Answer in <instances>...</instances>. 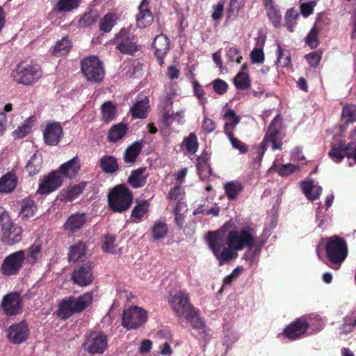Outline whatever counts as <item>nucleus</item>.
I'll return each mask as SVG.
<instances>
[{
  "instance_id": "22",
  "label": "nucleus",
  "mask_w": 356,
  "mask_h": 356,
  "mask_svg": "<svg viewBox=\"0 0 356 356\" xmlns=\"http://www.w3.org/2000/svg\"><path fill=\"white\" fill-rule=\"evenodd\" d=\"M152 46L155 49V55L160 65H162L163 58L169 50L168 38L164 34L156 35L154 40Z\"/></svg>"
},
{
  "instance_id": "38",
  "label": "nucleus",
  "mask_w": 356,
  "mask_h": 356,
  "mask_svg": "<svg viewBox=\"0 0 356 356\" xmlns=\"http://www.w3.org/2000/svg\"><path fill=\"white\" fill-rule=\"evenodd\" d=\"M127 130V127L124 124L120 123L113 126L108 134V139L111 142H117L124 137Z\"/></svg>"
},
{
  "instance_id": "43",
  "label": "nucleus",
  "mask_w": 356,
  "mask_h": 356,
  "mask_svg": "<svg viewBox=\"0 0 356 356\" xmlns=\"http://www.w3.org/2000/svg\"><path fill=\"white\" fill-rule=\"evenodd\" d=\"M115 24V17L113 14L107 13L99 22V29L101 31L108 33L111 31Z\"/></svg>"
},
{
  "instance_id": "40",
  "label": "nucleus",
  "mask_w": 356,
  "mask_h": 356,
  "mask_svg": "<svg viewBox=\"0 0 356 356\" xmlns=\"http://www.w3.org/2000/svg\"><path fill=\"white\" fill-rule=\"evenodd\" d=\"M80 0H58L54 10L59 13L70 12L79 6Z\"/></svg>"
},
{
  "instance_id": "9",
  "label": "nucleus",
  "mask_w": 356,
  "mask_h": 356,
  "mask_svg": "<svg viewBox=\"0 0 356 356\" xmlns=\"http://www.w3.org/2000/svg\"><path fill=\"white\" fill-rule=\"evenodd\" d=\"M169 302L172 311L180 318L194 307L190 302L189 295L184 291L171 294Z\"/></svg>"
},
{
  "instance_id": "44",
  "label": "nucleus",
  "mask_w": 356,
  "mask_h": 356,
  "mask_svg": "<svg viewBox=\"0 0 356 356\" xmlns=\"http://www.w3.org/2000/svg\"><path fill=\"white\" fill-rule=\"evenodd\" d=\"M234 83L235 86L240 90L246 89L250 85L248 74L243 72H240L236 74Z\"/></svg>"
},
{
  "instance_id": "46",
  "label": "nucleus",
  "mask_w": 356,
  "mask_h": 356,
  "mask_svg": "<svg viewBox=\"0 0 356 356\" xmlns=\"http://www.w3.org/2000/svg\"><path fill=\"white\" fill-rule=\"evenodd\" d=\"M342 117L346 119V123H351L356 120V106L354 105H347L343 107L342 111Z\"/></svg>"
},
{
  "instance_id": "36",
  "label": "nucleus",
  "mask_w": 356,
  "mask_h": 356,
  "mask_svg": "<svg viewBox=\"0 0 356 356\" xmlns=\"http://www.w3.org/2000/svg\"><path fill=\"white\" fill-rule=\"evenodd\" d=\"M225 194L229 200H234L243 191V186L238 181H230L225 184Z\"/></svg>"
},
{
  "instance_id": "26",
  "label": "nucleus",
  "mask_w": 356,
  "mask_h": 356,
  "mask_svg": "<svg viewBox=\"0 0 356 356\" xmlns=\"http://www.w3.org/2000/svg\"><path fill=\"white\" fill-rule=\"evenodd\" d=\"M17 184L16 175L11 172H7L0 177V193H10L15 190Z\"/></svg>"
},
{
  "instance_id": "59",
  "label": "nucleus",
  "mask_w": 356,
  "mask_h": 356,
  "mask_svg": "<svg viewBox=\"0 0 356 356\" xmlns=\"http://www.w3.org/2000/svg\"><path fill=\"white\" fill-rule=\"evenodd\" d=\"M307 43L313 49L316 48L318 45L317 31L315 29V28H313L307 35Z\"/></svg>"
},
{
  "instance_id": "45",
  "label": "nucleus",
  "mask_w": 356,
  "mask_h": 356,
  "mask_svg": "<svg viewBox=\"0 0 356 356\" xmlns=\"http://www.w3.org/2000/svg\"><path fill=\"white\" fill-rule=\"evenodd\" d=\"M291 62L290 54L287 50L282 49L280 44H277V64L281 67L287 66Z\"/></svg>"
},
{
  "instance_id": "12",
  "label": "nucleus",
  "mask_w": 356,
  "mask_h": 356,
  "mask_svg": "<svg viewBox=\"0 0 356 356\" xmlns=\"http://www.w3.org/2000/svg\"><path fill=\"white\" fill-rule=\"evenodd\" d=\"M329 156L337 163H339L347 156L353 158L356 163V140L346 145L342 141L332 145Z\"/></svg>"
},
{
  "instance_id": "48",
  "label": "nucleus",
  "mask_w": 356,
  "mask_h": 356,
  "mask_svg": "<svg viewBox=\"0 0 356 356\" xmlns=\"http://www.w3.org/2000/svg\"><path fill=\"white\" fill-rule=\"evenodd\" d=\"M186 150L191 153L195 154L198 147L197 139L195 134L191 133L188 137L184 140Z\"/></svg>"
},
{
  "instance_id": "4",
  "label": "nucleus",
  "mask_w": 356,
  "mask_h": 356,
  "mask_svg": "<svg viewBox=\"0 0 356 356\" xmlns=\"http://www.w3.org/2000/svg\"><path fill=\"white\" fill-rule=\"evenodd\" d=\"M42 74V70L38 65L20 63L13 70L11 76L16 83L31 86L36 83Z\"/></svg>"
},
{
  "instance_id": "19",
  "label": "nucleus",
  "mask_w": 356,
  "mask_h": 356,
  "mask_svg": "<svg viewBox=\"0 0 356 356\" xmlns=\"http://www.w3.org/2000/svg\"><path fill=\"white\" fill-rule=\"evenodd\" d=\"M1 232V241L8 245H14L22 240V229L13 222L4 225Z\"/></svg>"
},
{
  "instance_id": "47",
  "label": "nucleus",
  "mask_w": 356,
  "mask_h": 356,
  "mask_svg": "<svg viewBox=\"0 0 356 356\" xmlns=\"http://www.w3.org/2000/svg\"><path fill=\"white\" fill-rule=\"evenodd\" d=\"M116 246L117 244L115 243V237L112 235H106L102 245L103 250L106 252L116 254Z\"/></svg>"
},
{
  "instance_id": "7",
  "label": "nucleus",
  "mask_w": 356,
  "mask_h": 356,
  "mask_svg": "<svg viewBox=\"0 0 356 356\" xmlns=\"http://www.w3.org/2000/svg\"><path fill=\"white\" fill-rule=\"evenodd\" d=\"M81 70L88 81L97 83L104 79L103 63L97 56H90L83 59L81 62Z\"/></svg>"
},
{
  "instance_id": "15",
  "label": "nucleus",
  "mask_w": 356,
  "mask_h": 356,
  "mask_svg": "<svg viewBox=\"0 0 356 356\" xmlns=\"http://www.w3.org/2000/svg\"><path fill=\"white\" fill-rule=\"evenodd\" d=\"M1 307L6 316H14L21 312L22 298L19 293L11 292L6 295L1 302Z\"/></svg>"
},
{
  "instance_id": "28",
  "label": "nucleus",
  "mask_w": 356,
  "mask_h": 356,
  "mask_svg": "<svg viewBox=\"0 0 356 356\" xmlns=\"http://www.w3.org/2000/svg\"><path fill=\"white\" fill-rule=\"evenodd\" d=\"M302 191L310 200H315L320 196L322 188L314 184L313 181H304L300 184Z\"/></svg>"
},
{
  "instance_id": "51",
  "label": "nucleus",
  "mask_w": 356,
  "mask_h": 356,
  "mask_svg": "<svg viewBox=\"0 0 356 356\" xmlns=\"http://www.w3.org/2000/svg\"><path fill=\"white\" fill-rule=\"evenodd\" d=\"M148 209V204L144 201L136 205L131 211V216L136 218L137 221L140 220L142 217L147 213Z\"/></svg>"
},
{
  "instance_id": "14",
  "label": "nucleus",
  "mask_w": 356,
  "mask_h": 356,
  "mask_svg": "<svg viewBox=\"0 0 356 356\" xmlns=\"http://www.w3.org/2000/svg\"><path fill=\"white\" fill-rule=\"evenodd\" d=\"M44 143L51 146L57 145L63 136V129L59 122H47L42 129Z\"/></svg>"
},
{
  "instance_id": "53",
  "label": "nucleus",
  "mask_w": 356,
  "mask_h": 356,
  "mask_svg": "<svg viewBox=\"0 0 356 356\" xmlns=\"http://www.w3.org/2000/svg\"><path fill=\"white\" fill-rule=\"evenodd\" d=\"M232 147L238 149L241 153H246L248 151V146L238 139L234 137V134L227 135Z\"/></svg>"
},
{
  "instance_id": "32",
  "label": "nucleus",
  "mask_w": 356,
  "mask_h": 356,
  "mask_svg": "<svg viewBox=\"0 0 356 356\" xmlns=\"http://www.w3.org/2000/svg\"><path fill=\"white\" fill-rule=\"evenodd\" d=\"M99 166L103 172L109 174L114 173L118 170L117 159L110 155H105L101 158Z\"/></svg>"
},
{
  "instance_id": "3",
  "label": "nucleus",
  "mask_w": 356,
  "mask_h": 356,
  "mask_svg": "<svg viewBox=\"0 0 356 356\" xmlns=\"http://www.w3.org/2000/svg\"><path fill=\"white\" fill-rule=\"evenodd\" d=\"M325 251L327 257L331 263V268L338 270L341 263L347 257V244L344 239L337 236H334L327 242Z\"/></svg>"
},
{
  "instance_id": "30",
  "label": "nucleus",
  "mask_w": 356,
  "mask_h": 356,
  "mask_svg": "<svg viewBox=\"0 0 356 356\" xmlns=\"http://www.w3.org/2000/svg\"><path fill=\"white\" fill-rule=\"evenodd\" d=\"M42 165V157L41 154L35 153L26 165V170L30 176L37 175L41 170Z\"/></svg>"
},
{
  "instance_id": "61",
  "label": "nucleus",
  "mask_w": 356,
  "mask_h": 356,
  "mask_svg": "<svg viewBox=\"0 0 356 356\" xmlns=\"http://www.w3.org/2000/svg\"><path fill=\"white\" fill-rule=\"evenodd\" d=\"M209 160V156L207 154H202L200 156L197 158V168L198 170H206L209 169V165L207 164Z\"/></svg>"
},
{
  "instance_id": "31",
  "label": "nucleus",
  "mask_w": 356,
  "mask_h": 356,
  "mask_svg": "<svg viewBox=\"0 0 356 356\" xmlns=\"http://www.w3.org/2000/svg\"><path fill=\"white\" fill-rule=\"evenodd\" d=\"M268 18L275 26L280 24L281 13L273 0H263Z\"/></svg>"
},
{
  "instance_id": "20",
  "label": "nucleus",
  "mask_w": 356,
  "mask_h": 356,
  "mask_svg": "<svg viewBox=\"0 0 356 356\" xmlns=\"http://www.w3.org/2000/svg\"><path fill=\"white\" fill-rule=\"evenodd\" d=\"M309 323L304 318H299L291 323L284 330V334L291 339L300 337L307 330Z\"/></svg>"
},
{
  "instance_id": "52",
  "label": "nucleus",
  "mask_w": 356,
  "mask_h": 356,
  "mask_svg": "<svg viewBox=\"0 0 356 356\" xmlns=\"http://www.w3.org/2000/svg\"><path fill=\"white\" fill-rule=\"evenodd\" d=\"M271 168L277 171L281 176H288L296 170V166L291 163L282 165L281 166H277L274 164Z\"/></svg>"
},
{
  "instance_id": "33",
  "label": "nucleus",
  "mask_w": 356,
  "mask_h": 356,
  "mask_svg": "<svg viewBox=\"0 0 356 356\" xmlns=\"http://www.w3.org/2000/svg\"><path fill=\"white\" fill-rule=\"evenodd\" d=\"M181 318L186 319L195 329L204 330V322L195 307Z\"/></svg>"
},
{
  "instance_id": "5",
  "label": "nucleus",
  "mask_w": 356,
  "mask_h": 356,
  "mask_svg": "<svg viewBox=\"0 0 356 356\" xmlns=\"http://www.w3.org/2000/svg\"><path fill=\"white\" fill-rule=\"evenodd\" d=\"M131 192L124 185H119L108 195L110 208L115 212H122L127 210L132 203Z\"/></svg>"
},
{
  "instance_id": "21",
  "label": "nucleus",
  "mask_w": 356,
  "mask_h": 356,
  "mask_svg": "<svg viewBox=\"0 0 356 356\" xmlns=\"http://www.w3.org/2000/svg\"><path fill=\"white\" fill-rule=\"evenodd\" d=\"M148 0H143L138 7L139 13L136 17L137 26L143 29L150 25L153 21L151 11L147 8Z\"/></svg>"
},
{
  "instance_id": "49",
  "label": "nucleus",
  "mask_w": 356,
  "mask_h": 356,
  "mask_svg": "<svg viewBox=\"0 0 356 356\" xmlns=\"http://www.w3.org/2000/svg\"><path fill=\"white\" fill-rule=\"evenodd\" d=\"M98 15L95 10H91L85 13L79 19V25L81 26H88L95 22L97 19Z\"/></svg>"
},
{
  "instance_id": "35",
  "label": "nucleus",
  "mask_w": 356,
  "mask_h": 356,
  "mask_svg": "<svg viewBox=\"0 0 356 356\" xmlns=\"http://www.w3.org/2000/svg\"><path fill=\"white\" fill-rule=\"evenodd\" d=\"M37 210V207L33 200H26L23 202L22 207L19 213V217L22 220H28L33 217Z\"/></svg>"
},
{
  "instance_id": "34",
  "label": "nucleus",
  "mask_w": 356,
  "mask_h": 356,
  "mask_svg": "<svg viewBox=\"0 0 356 356\" xmlns=\"http://www.w3.org/2000/svg\"><path fill=\"white\" fill-rule=\"evenodd\" d=\"M72 48V44L70 40L64 37L58 40L51 49V53L56 56H61L67 54Z\"/></svg>"
},
{
  "instance_id": "63",
  "label": "nucleus",
  "mask_w": 356,
  "mask_h": 356,
  "mask_svg": "<svg viewBox=\"0 0 356 356\" xmlns=\"http://www.w3.org/2000/svg\"><path fill=\"white\" fill-rule=\"evenodd\" d=\"M356 325V319L353 321H350V319H346L345 323L343 324L342 327H341V334H348L353 331V327Z\"/></svg>"
},
{
  "instance_id": "56",
  "label": "nucleus",
  "mask_w": 356,
  "mask_h": 356,
  "mask_svg": "<svg viewBox=\"0 0 356 356\" xmlns=\"http://www.w3.org/2000/svg\"><path fill=\"white\" fill-rule=\"evenodd\" d=\"M252 62L254 63H262L264 60V54L261 49L254 48L250 53Z\"/></svg>"
},
{
  "instance_id": "39",
  "label": "nucleus",
  "mask_w": 356,
  "mask_h": 356,
  "mask_svg": "<svg viewBox=\"0 0 356 356\" xmlns=\"http://www.w3.org/2000/svg\"><path fill=\"white\" fill-rule=\"evenodd\" d=\"M142 145L139 142L134 143L129 146L124 152V159L126 163H132L135 161L136 157L141 151Z\"/></svg>"
},
{
  "instance_id": "25",
  "label": "nucleus",
  "mask_w": 356,
  "mask_h": 356,
  "mask_svg": "<svg viewBox=\"0 0 356 356\" xmlns=\"http://www.w3.org/2000/svg\"><path fill=\"white\" fill-rule=\"evenodd\" d=\"M85 223L86 217L84 214H72L64 224V229L70 233H74L79 230Z\"/></svg>"
},
{
  "instance_id": "6",
  "label": "nucleus",
  "mask_w": 356,
  "mask_h": 356,
  "mask_svg": "<svg viewBox=\"0 0 356 356\" xmlns=\"http://www.w3.org/2000/svg\"><path fill=\"white\" fill-rule=\"evenodd\" d=\"M279 122V117L275 118L270 123L268 131L261 142V145L257 147V156L254 159L255 161L260 162L268 147H271L273 150L281 148L282 144L280 143L279 136L280 134V129L276 127Z\"/></svg>"
},
{
  "instance_id": "55",
  "label": "nucleus",
  "mask_w": 356,
  "mask_h": 356,
  "mask_svg": "<svg viewBox=\"0 0 356 356\" xmlns=\"http://www.w3.org/2000/svg\"><path fill=\"white\" fill-rule=\"evenodd\" d=\"M227 58L230 62H236V63H241L242 56L240 55L239 50L235 47H230L227 52Z\"/></svg>"
},
{
  "instance_id": "18",
  "label": "nucleus",
  "mask_w": 356,
  "mask_h": 356,
  "mask_svg": "<svg viewBox=\"0 0 356 356\" xmlns=\"http://www.w3.org/2000/svg\"><path fill=\"white\" fill-rule=\"evenodd\" d=\"M72 280L80 286H86L90 284L93 280L91 264L87 262L79 269L75 270L72 275Z\"/></svg>"
},
{
  "instance_id": "57",
  "label": "nucleus",
  "mask_w": 356,
  "mask_h": 356,
  "mask_svg": "<svg viewBox=\"0 0 356 356\" xmlns=\"http://www.w3.org/2000/svg\"><path fill=\"white\" fill-rule=\"evenodd\" d=\"M85 188V184H79L72 186L69 191L67 197L70 200L75 199L79 194H81Z\"/></svg>"
},
{
  "instance_id": "29",
  "label": "nucleus",
  "mask_w": 356,
  "mask_h": 356,
  "mask_svg": "<svg viewBox=\"0 0 356 356\" xmlns=\"http://www.w3.org/2000/svg\"><path fill=\"white\" fill-rule=\"evenodd\" d=\"M223 118L227 120L224 125L225 134H234L233 131L240 122V117L236 114L234 110L229 108L223 115Z\"/></svg>"
},
{
  "instance_id": "64",
  "label": "nucleus",
  "mask_w": 356,
  "mask_h": 356,
  "mask_svg": "<svg viewBox=\"0 0 356 356\" xmlns=\"http://www.w3.org/2000/svg\"><path fill=\"white\" fill-rule=\"evenodd\" d=\"M193 90L197 97L202 102L206 99L204 90L197 81L193 82Z\"/></svg>"
},
{
  "instance_id": "24",
  "label": "nucleus",
  "mask_w": 356,
  "mask_h": 356,
  "mask_svg": "<svg viewBox=\"0 0 356 356\" xmlns=\"http://www.w3.org/2000/svg\"><path fill=\"white\" fill-rule=\"evenodd\" d=\"M149 108V99L147 97H138L136 103L131 108L134 118H145Z\"/></svg>"
},
{
  "instance_id": "13",
  "label": "nucleus",
  "mask_w": 356,
  "mask_h": 356,
  "mask_svg": "<svg viewBox=\"0 0 356 356\" xmlns=\"http://www.w3.org/2000/svg\"><path fill=\"white\" fill-rule=\"evenodd\" d=\"M114 43L116 44V49L124 54L133 55L139 50L138 46L134 41V38L124 29L116 35Z\"/></svg>"
},
{
  "instance_id": "37",
  "label": "nucleus",
  "mask_w": 356,
  "mask_h": 356,
  "mask_svg": "<svg viewBox=\"0 0 356 356\" xmlns=\"http://www.w3.org/2000/svg\"><path fill=\"white\" fill-rule=\"evenodd\" d=\"M86 248L85 243L79 241L70 248L69 260L71 261H76L85 256Z\"/></svg>"
},
{
  "instance_id": "27",
  "label": "nucleus",
  "mask_w": 356,
  "mask_h": 356,
  "mask_svg": "<svg viewBox=\"0 0 356 356\" xmlns=\"http://www.w3.org/2000/svg\"><path fill=\"white\" fill-rule=\"evenodd\" d=\"M80 170L79 159L75 156L60 165V173L66 177H74Z\"/></svg>"
},
{
  "instance_id": "58",
  "label": "nucleus",
  "mask_w": 356,
  "mask_h": 356,
  "mask_svg": "<svg viewBox=\"0 0 356 356\" xmlns=\"http://www.w3.org/2000/svg\"><path fill=\"white\" fill-rule=\"evenodd\" d=\"M172 95L168 94L160 100L159 106L162 111H170L172 108Z\"/></svg>"
},
{
  "instance_id": "2",
  "label": "nucleus",
  "mask_w": 356,
  "mask_h": 356,
  "mask_svg": "<svg viewBox=\"0 0 356 356\" xmlns=\"http://www.w3.org/2000/svg\"><path fill=\"white\" fill-rule=\"evenodd\" d=\"M93 300V295L90 292L74 298L70 296L63 299L58 304L57 316L61 319H67L73 314L79 313L86 309Z\"/></svg>"
},
{
  "instance_id": "16",
  "label": "nucleus",
  "mask_w": 356,
  "mask_h": 356,
  "mask_svg": "<svg viewBox=\"0 0 356 356\" xmlns=\"http://www.w3.org/2000/svg\"><path fill=\"white\" fill-rule=\"evenodd\" d=\"M63 179L56 172H52L40 178L38 193L40 194H49L56 190L62 184Z\"/></svg>"
},
{
  "instance_id": "11",
  "label": "nucleus",
  "mask_w": 356,
  "mask_h": 356,
  "mask_svg": "<svg viewBox=\"0 0 356 356\" xmlns=\"http://www.w3.org/2000/svg\"><path fill=\"white\" fill-rule=\"evenodd\" d=\"M25 261L24 252L19 250L10 254L1 264V272L4 275H14L19 273Z\"/></svg>"
},
{
  "instance_id": "8",
  "label": "nucleus",
  "mask_w": 356,
  "mask_h": 356,
  "mask_svg": "<svg viewBox=\"0 0 356 356\" xmlns=\"http://www.w3.org/2000/svg\"><path fill=\"white\" fill-rule=\"evenodd\" d=\"M146 321V311L138 306H131L123 311L121 325L127 330H136Z\"/></svg>"
},
{
  "instance_id": "62",
  "label": "nucleus",
  "mask_w": 356,
  "mask_h": 356,
  "mask_svg": "<svg viewBox=\"0 0 356 356\" xmlns=\"http://www.w3.org/2000/svg\"><path fill=\"white\" fill-rule=\"evenodd\" d=\"M31 127L29 124H23L21 127H19L15 131L14 135L15 137L22 138L26 136L31 131Z\"/></svg>"
},
{
  "instance_id": "10",
  "label": "nucleus",
  "mask_w": 356,
  "mask_h": 356,
  "mask_svg": "<svg viewBox=\"0 0 356 356\" xmlns=\"http://www.w3.org/2000/svg\"><path fill=\"white\" fill-rule=\"evenodd\" d=\"M83 346L90 354H102L107 349L108 337L101 332H92L87 337Z\"/></svg>"
},
{
  "instance_id": "54",
  "label": "nucleus",
  "mask_w": 356,
  "mask_h": 356,
  "mask_svg": "<svg viewBox=\"0 0 356 356\" xmlns=\"http://www.w3.org/2000/svg\"><path fill=\"white\" fill-rule=\"evenodd\" d=\"M228 88V84L220 79H217L213 81V89L218 95L225 94Z\"/></svg>"
},
{
  "instance_id": "42",
  "label": "nucleus",
  "mask_w": 356,
  "mask_h": 356,
  "mask_svg": "<svg viewBox=\"0 0 356 356\" xmlns=\"http://www.w3.org/2000/svg\"><path fill=\"white\" fill-rule=\"evenodd\" d=\"M41 253V246L39 244L33 243L28 250V254L25 257V260L31 265L34 264L40 258Z\"/></svg>"
},
{
  "instance_id": "1",
  "label": "nucleus",
  "mask_w": 356,
  "mask_h": 356,
  "mask_svg": "<svg viewBox=\"0 0 356 356\" xmlns=\"http://www.w3.org/2000/svg\"><path fill=\"white\" fill-rule=\"evenodd\" d=\"M206 242L218 261L219 266L236 258L237 251L247 248L250 250L256 244V232L249 226L228 233L226 241L218 232H209Z\"/></svg>"
},
{
  "instance_id": "41",
  "label": "nucleus",
  "mask_w": 356,
  "mask_h": 356,
  "mask_svg": "<svg viewBox=\"0 0 356 356\" xmlns=\"http://www.w3.org/2000/svg\"><path fill=\"white\" fill-rule=\"evenodd\" d=\"M102 120L108 122L113 120L116 115V107L111 102H105L101 107Z\"/></svg>"
},
{
  "instance_id": "50",
  "label": "nucleus",
  "mask_w": 356,
  "mask_h": 356,
  "mask_svg": "<svg viewBox=\"0 0 356 356\" xmlns=\"http://www.w3.org/2000/svg\"><path fill=\"white\" fill-rule=\"evenodd\" d=\"M167 232V225L161 222H156L152 228L153 237L154 239H159L164 237Z\"/></svg>"
},
{
  "instance_id": "60",
  "label": "nucleus",
  "mask_w": 356,
  "mask_h": 356,
  "mask_svg": "<svg viewBox=\"0 0 356 356\" xmlns=\"http://www.w3.org/2000/svg\"><path fill=\"white\" fill-rule=\"evenodd\" d=\"M305 58L312 67H316L321 59V55L317 52H312L305 56Z\"/></svg>"
},
{
  "instance_id": "23",
  "label": "nucleus",
  "mask_w": 356,
  "mask_h": 356,
  "mask_svg": "<svg viewBox=\"0 0 356 356\" xmlns=\"http://www.w3.org/2000/svg\"><path fill=\"white\" fill-rule=\"evenodd\" d=\"M146 168H139L133 170L128 178V183L134 188H139L143 187L148 177L147 174H145Z\"/></svg>"
},
{
  "instance_id": "17",
  "label": "nucleus",
  "mask_w": 356,
  "mask_h": 356,
  "mask_svg": "<svg viewBox=\"0 0 356 356\" xmlns=\"http://www.w3.org/2000/svg\"><path fill=\"white\" fill-rule=\"evenodd\" d=\"M6 332L8 339L15 344L24 342L29 334L28 325L23 321L12 325Z\"/></svg>"
}]
</instances>
